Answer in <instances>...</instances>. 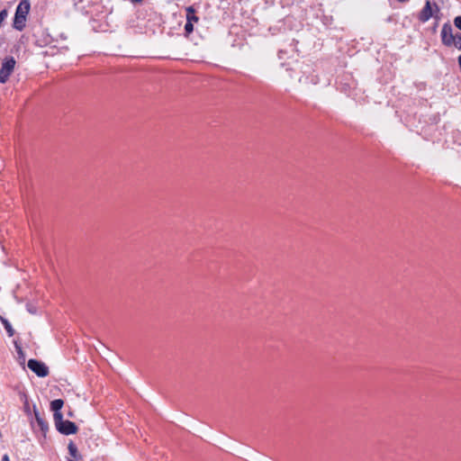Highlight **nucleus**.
<instances>
[{"label":"nucleus","mask_w":461,"mask_h":461,"mask_svg":"<svg viewBox=\"0 0 461 461\" xmlns=\"http://www.w3.org/2000/svg\"><path fill=\"white\" fill-rule=\"evenodd\" d=\"M31 9V3L29 0H22L16 7L13 27L22 32L26 26L27 16Z\"/></svg>","instance_id":"nucleus-1"},{"label":"nucleus","mask_w":461,"mask_h":461,"mask_svg":"<svg viewBox=\"0 0 461 461\" xmlns=\"http://www.w3.org/2000/svg\"><path fill=\"white\" fill-rule=\"evenodd\" d=\"M54 423L57 430L63 435H71L77 432V426L70 420H64L62 414H57Z\"/></svg>","instance_id":"nucleus-2"},{"label":"nucleus","mask_w":461,"mask_h":461,"mask_svg":"<svg viewBox=\"0 0 461 461\" xmlns=\"http://www.w3.org/2000/svg\"><path fill=\"white\" fill-rule=\"evenodd\" d=\"M15 63L16 61L14 57H7L4 60L0 69V83L5 84L8 81L10 76L14 72Z\"/></svg>","instance_id":"nucleus-3"},{"label":"nucleus","mask_w":461,"mask_h":461,"mask_svg":"<svg viewBox=\"0 0 461 461\" xmlns=\"http://www.w3.org/2000/svg\"><path fill=\"white\" fill-rule=\"evenodd\" d=\"M28 367L40 377H45L49 375V367L41 361L30 359Z\"/></svg>","instance_id":"nucleus-4"},{"label":"nucleus","mask_w":461,"mask_h":461,"mask_svg":"<svg viewBox=\"0 0 461 461\" xmlns=\"http://www.w3.org/2000/svg\"><path fill=\"white\" fill-rule=\"evenodd\" d=\"M455 35L453 33V28L450 23H446L442 26L441 30V41L445 46L451 47L455 42Z\"/></svg>","instance_id":"nucleus-5"},{"label":"nucleus","mask_w":461,"mask_h":461,"mask_svg":"<svg viewBox=\"0 0 461 461\" xmlns=\"http://www.w3.org/2000/svg\"><path fill=\"white\" fill-rule=\"evenodd\" d=\"M434 11L437 13L439 12V7L438 6V5L434 4V10H433L430 2L426 1L425 5L423 6V8L421 9V11L419 14V20L421 23L428 22L434 15Z\"/></svg>","instance_id":"nucleus-6"},{"label":"nucleus","mask_w":461,"mask_h":461,"mask_svg":"<svg viewBox=\"0 0 461 461\" xmlns=\"http://www.w3.org/2000/svg\"><path fill=\"white\" fill-rule=\"evenodd\" d=\"M33 412H34V416H35L36 422H37L38 426L40 427V429H41L42 431H46V430H48V429H49V424H48V422L46 421V420L44 419V417L41 415V413H40V411L37 410L36 406H33Z\"/></svg>","instance_id":"nucleus-7"},{"label":"nucleus","mask_w":461,"mask_h":461,"mask_svg":"<svg viewBox=\"0 0 461 461\" xmlns=\"http://www.w3.org/2000/svg\"><path fill=\"white\" fill-rule=\"evenodd\" d=\"M64 405V401L61 399H56L50 402V409L54 411L53 420L56 419L57 414H62L60 412L61 408Z\"/></svg>","instance_id":"nucleus-8"},{"label":"nucleus","mask_w":461,"mask_h":461,"mask_svg":"<svg viewBox=\"0 0 461 461\" xmlns=\"http://www.w3.org/2000/svg\"><path fill=\"white\" fill-rule=\"evenodd\" d=\"M186 11V22L187 23H197L199 18L195 14V10L193 6H188L185 8Z\"/></svg>","instance_id":"nucleus-9"},{"label":"nucleus","mask_w":461,"mask_h":461,"mask_svg":"<svg viewBox=\"0 0 461 461\" xmlns=\"http://www.w3.org/2000/svg\"><path fill=\"white\" fill-rule=\"evenodd\" d=\"M68 453L69 455L75 458V459H80L81 456L78 453L77 446L73 443V441H70L68 446Z\"/></svg>","instance_id":"nucleus-10"},{"label":"nucleus","mask_w":461,"mask_h":461,"mask_svg":"<svg viewBox=\"0 0 461 461\" xmlns=\"http://www.w3.org/2000/svg\"><path fill=\"white\" fill-rule=\"evenodd\" d=\"M1 321L8 334V336L13 337L14 334V330L13 329L11 323L6 319H4V318H1Z\"/></svg>","instance_id":"nucleus-11"},{"label":"nucleus","mask_w":461,"mask_h":461,"mask_svg":"<svg viewBox=\"0 0 461 461\" xmlns=\"http://www.w3.org/2000/svg\"><path fill=\"white\" fill-rule=\"evenodd\" d=\"M14 347H15V349H16L19 358L24 360V353L23 351L22 347L16 341H14Z\"/></svg>","instance_id":"nucleus-12"},{"label":"nucleus","mask_w":461,"mask_h":461,"mask_svg":"<svg viewBox=\"0 0 461 461\" xmlns=\"http://www.w3.org/2000/svg\"><path fill=\"white\" fill-rule=\"evenodd\" d=\"M455 42L453 45L459 50H461V34L457 33L455 35Z\"/></svg>","instance_id":"nucleus-13"},{"label":"nucleus","mask_w":461,"mask_h":461,"mask_svg":"<svg viewBox=\"0 0 461 461\" xmlns=\"http://www.w3.org/2000/svg\"><path fill=\"white\" fill-rule=\"evenodd\" d=\"M185 31L186 34H190L194 31V25L191 23H185Z\"/></svg>","instance_id":"nucleus-14"},{"label":"nucleus","mask_w":461,"mask_h":461,"mask_svg":"<svg viewBox=\"0 0 461 461\" xmlns=\"http://www.w3.org/2000/svg\"><path fill=\"white\" fill-rule=\"evenodd\" d=\"M8 13L6 9H4L0 12V23H2L5 18L7 17Z\"/></svg>","instance_id":"nucleus-15"},{"label":"nucleus","mask_w":461,"mask_h":461,"mask_svg":"<svg viewBox=\"0 0 461 461\" xmlns=\"http://www.w3.org/2000/svg\"><path fill=\"white\" fill-rule=\"evenodd\" d=\"M8 13L6 9H4L0 12V23H2L5 18L7 17Z\"/></svg>","instance_id":"nucleus-16"},{"label":"nucleus","mask_w":461,"mask_h":461,"mask_svg":"<svg viewBox=\"0 0 461 461\" xmlns=\"http://www.w3.org/2000/svg\"><path fill=\"white\" fill-rule=\"evenodd\" d=\"M455 26L461 31V16H456L454 19Z\"/></svg>","instance_id":"nucleus-17"},{"label":"nucleus","mask_w":461,"mask_h":461,"mask_svg":"<svg viewBox=\"0 0 461 461\" xmlns=\"http://www.w3.org/2000/svg\"><path fill=\"white\" fill-rule=\"evenodd\" d=\"M24 409H25V411H27V412H28V411H29V410H30V407H29V404H28V402H25V404H24Z\"/></svg>","instance_id":"nucleus-18"},{"label":"nucleus","mask_w":461,"mask_h":461,"mask_svg":"<svg viewBox=\"0 0 461 461\" xmlns=\"http://www.w3.org/2000/svg\"><path fill=\"white\" fill-rule=\"evenodd\" d=\"M1 461H9V456L7 455H5L3 457H2V460Z\"/></svg>","instance_id":"nucleus-19"},{"label":"nucleus","mask_w":461,"mask_h":461,"mask_svg":"<svg viewBox=\"0 0 461 461\" xmlns=\"http://www.w3.org/2000/svg\"><path fill=\"white\" fill-rule=\"evenodd\" d=\"M131 2L132 4H139V3L142 2V0H131Z\"/></svg>","instance_id":"nucleus-20"},{"label":"nucleus","mask_w":461,"mask_h":461,"mask_svg":"<svg viewBox=\"0 0 461 461\" xmlns=\"http://www.w3.org/2000/svg\"><path fill=\"white\" fill-rule=\"evenodd\" d=\"M28 311H29L30 312H32V313H35V311H32V308H29V307H28Z\"/></svg>","instance_id":"nucleus-21"},{"label":"nucleus","mask_w":461,"mask_h":461,"mask_svg":"<svg viewBox=\"0 0 461 461\" xmlns=\"http://www.w3.org/2000/svg\"><path fill=\"white\" fill-rule=\"evenodd\" d=\"M397 1L400 3H405V2H408L409 0H397Z\"/></svg>","instance_id":"nucleus-22"},{"label":"nucleus","mask_w":461,"mask_h":461,"mask_svg":"<svg viewBox=\"0 0 461 461\" xmlns=\"http://www.w3.org/2000/svg\"><path fill=\"white\" fill-rule=\"evenodd\" d=\"M312 82L313 84H316V83H317V80H313V79H312Z\"/></svg>","instance_id":"nucleus-23"}]
</instances>
